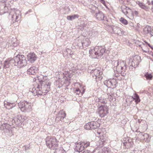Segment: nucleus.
Instances as JSON below:
<instances>
[{"mask_svg":"<svg viewBox=\"0 0 153 153\" xmlns=\"http://www.w3.org/2000/svg\"><path fill=\"white\" fill-rule=\"evenodd\" d=\"M143 50L144 51V52H147V51H145V50H143Z\"/></svg>","mask_w":153,"mask_h":153,"instance_id":"57","label":"nucleus"},{"mask_svg":"<svg viewBox=\"0 0 153 153\" xmlns=\"http://www.w3.org/2000/svg\"><path fill=\"white\" fill-rule=\"evenodd\" d=\"M37 70V68L35 66L31 67L27 70V73L29 75H34Z\"/></svg>","mask_w":153,"mask_h":153,"instance_id":"19","label":"nucleus"},{"mask_svg":"<svg viewBox=\"0 0 153 153\" xmlns=\"http://www.w3.org/2000/svg\"><path fill=\"white\" fill-rule=\"evenodd\" d=\"M77 143V144H78V143Z\"/></svg>","mask_w":153,"mask_h":153,"instance_id":"62","label":"nucleus"},{"mask_svg":"<svg viewBox=\"0 0 153 153\" xmlns=\"http://www.w3.org/2000/svg\"><path fill=\"white\" fill-rule=\"evenodd\" d=\"M95 16L97 19L100 21L104 20L105 18L104 14L100 11H99L98 13L95 14Z\"/></svg>","mask_w":153,"mask_h":153,"instance_id":"16","label":"nucleus"},{"mask_svg":"<svg viewBox=\"0 0 153 153\" xmlns=\"http://www.w3.org/2000/svg\"><path fill=\"white\" fill-rule=\"evenodd\" d=\"M103 144H100V145H102Z\"/></svg>","mask_w":153,"mask_h":153,"instance_id":"64","label":"nucleus"},{"mask_svg":"<svg viewBox=\"0 0 153 153\" xmlns=\"http://www.w3.org/2000/svg\"><path fill=\"white\" fill-rule=\"evenodd\" d=\"M132 13L133 15H134L136 16H137L138 14V12L136 10L132 12Z\"/></svg>","mask_w":153,"mask_h":153,"instance_id":"42","label":"nucleus"},{"mask_svg":"<svg viewBox=\"0 0 153 153\" xmlns=\"http://www.w3.org/2000/svg\"><path fill=\"white\" fill-rule=\"evenodd\" d=\"M120 21L122 24L124 25H126L128 24L127 21L123 18H121L120 19Z\"/></svg>","mask_w":153,"mask_h":153,"instance_id":"34","label":"nucleus"},{"mask_svg":"<svg viewBox=\"0 0 153 153\" xmlns=\"http://www.w3.org/2000/svg\"><path fill=\"white\" fill-rule=\"evenodd\" d=\"M151 27L150 26H146L144 28L143 30L145 34H147L149 32L151 33Z\"/></svg>","mask_w":153,"mask_h":153,"instance_id":"27","label":"nucleus"},{"mask_svg":"<svg viewBox=\"0 0 153 153\" xmlns=\"http://www.w3.org/2000/svg\"><path fill=\"white\" fill-rule=\"evenodd\" d=\"M90 123L89 122L86 124L84 126V128L86 130L91 129V127L90 126Z\"/></svg>","mask_w":153,"mask_h":153,"instance_id":"36","label":"nucleus"},{"mask_svg":"<svg viewBox=\"0 0 153 153\" xmlns=\"http://www.w3.org/2000/svg\"><path fill=\"white\" fill-rule=\"evenodd\" d=\"M91 74L94 75L96 79L97 78H100L101 77L100 75L101 74V72L98 69L93 70L91 71Z\"/></svg>","mask_w":153,"mask_h":153,"instance_id":"17","label":"nucleus"},{"mask_svg":"<svg viewBox=\"0 0 153 153\" xmlns=\"http://www.w3.org/2000/svg\"><path fill=\"white\" fill-rule=\"evenodd\" d=\"M144 76L147 79H152L153 76L151 74L149 73L148 72H146L144 74Z\"/></svg>","mask_w":153,"mask_h":153,"instance_id":"31","label":"nucleus"},{"mask_svg":"<svg viewBox=\"0 0 153 153\" xmlns=\"http://www.w3.org/2000/svg\"><path fill=\"white\" fill-rule=\"evenodd\" d=\"M96 52L97 59L101 57L103 54L105 53L106 49L101 46H97L95 47Z\"/></svg>","mask_w":153,"mask_h":153,"instance_id":"9","label":"nucleus"},{"mask_svg":"<svg viewBox=\"0 0 153 153\" xmlns=\"http://www.w3.org/2000/svg\"><path fill=\"white\" fill-rule=\"evenodd\" d=\"M134 97H132V98L133 100H135V102L136 104H138L140 102V100L138 95L136 94H135Z\"/></svg>","mask_w":153,"mask_h":153,"instance_id":"25","label":"nucleus"},{"mask_svg":"<svg viewBox=\"0 0 153 153\" xmlns=\"http://www.w3.org/2000/svg\"><path fill=\"white\" fill-rule=\"evenodd\" d=\"M112 29L114 33L117 35L121 36L123 34V30L119 27H117L116 26H113Z\"/></svg>","mask_w":153,"mask_h":153,"instance_id":"12","label":"nucleus"},{"mask_svg":"<svg viewBox=\"0 0 153 153\" xmlns=\"http://www.w3.org/2000/svg\"><path fill=\"white\" fill-rule=\"evenodd\" d=\"M137 3L139 5V6L142 8L147 11L148 10L149 8L145 5L142 3L140 2L139 1H138L137 2Z\"/></svg>","mask_w":153,"mask_h":153,"instance_id":"24","label":"nucleus"},{"mask_svg":"<svg viewBox=\"0 0 153 153\" xmlns=\"http://www.w3.org/2000/svg\"><path fill=\"white\" fill-rule=\"evenodd\" d=\"M73 54V53L71 51V52H70V53H69V54L70 55H72V54Z\"/></svg>","mask_w":153,"mask_h":153,"instance_id":"52","label":"nucleus"},{"mask_svg":"<svg viewBox=\"0 0 153 153\" xmlns=\"http://www.w3.org/2000/svg\"><path fill=\"white\" fill-rule=\"evenodd\" d=\"M100 1L106 7H107V6H106L105 2L104 0H100Z\"/></svg>","mask_w":153,"mask_h":153,"instance_id":"45","label":"nucleus"},{"mask_svg":"<svg viewBox=\"0 0 153 153\" xmlns=\"http://www.w3.org/2000/svg\"><path fill=\"white\" fill-rule=\"evenodd\" d=\"M143 136L144 137V140L147 141V142H148V141H149L150 140L149 134L147 133H145L143 134Z\"/></svg>","mask_w":153,"mask_h":153,"instance_id":"32","label":"nucleus"},{"mask_svg":"<svg viewBox=\"0 0 153 153\" xmlns=\"http://www.w3.org/2000/svg\"><path fill=\"white\" fill-rule=\"evenodd\" d=\"M65 52H66V53H67V54H69V53H70V52H71V50L69 49V48H67L66 49V51H65Z\"/></svg>","mask_w":153,"mask_h":153,"instance_id":"43","label":"nucleus"},{"mask_svg":"<svg viewBox=\"0 0 153 153\" xmlns=\"http://www.w3.org/2000/svg\"><path fill=\"white\" fill-rule=\"evenodd\" d=\"M15 105L14 103L13 102L12 103V105H10L9 107H7V108H8V109H10L12 108L13 107H14L15 106Z\"/></svg>","mask_w":153,"mask_h":153,"instance_id":"44","label":"nucleus"},{"mask_svg":"<svg viewBox=\"0 0 153 153\" xmlns=\"http://www.w3.org/2000/svg\"><path fill=\"white\" fill-rule=\"evenodd\" d=\"M53 139L49 137H47L46 138V143H52Z\"/></svg>","mask_w":153,"mask_h":153,"instance_id":"33","label":"nucleus"},{"mask_svg":"<svg viewBox=\"0 0 153 153\" xmlns=\"http://www.w3.org/2000/svg\"><path fill=\"white\" fill-rule=\"evenodd\" d=\"M66 114L63 111H60L56 115V120L57 121H62L65 117Z\"/></svg>","mask_w":153,"mask_h":153,"instance_id":"11","label":"nucleus"},{"mask_svg":"<svg viewBox=\"0 0 153 153\" xmlns=\"http://www.w3.org/2000/svg\"><path fill=\"white\" fill-rule=\"evenodd\" d=\"M62 86V85L61 84L60 85H59L58 86H57V87L58 88H60Z\"/></svg>","mask_w":153,"mask_h":153,"instance_id":"51","label":"nucleus"},{"mask_svg":"<svg viewBox=\"0 0 153 153\" xmlns=\"http://www.w3.org/2000/svg\"><path fill=\"white\" fill-rule=\"evenodd\" d=\"M101 142H102V143H104V140L102 139V140H101V142H99V143H100Z\"/></svg>","mask_w":153,"mask_h":153,"instance_id":"50","label":"nucleus"},{"mask_svg":"<svg viewBox=\"0 0 153 153\" xmlns=\"http://www.w3.org/2000/svg\"><path fill=\"white\" fill-rule=\"evenodd\" d=\"M51 83L48 82L45 83L44 82H42L41 83V86L38 85L36 88H35L33 92L34 94L40 96L45 95L50 90Z\"/></svg>","mask_w":153,"mask_h":153,"instance_id":"2","label":"nucleus"},{"mask_svg":"<svg viewBox=\"0 0 153 153\" xmlns=\"http://www.w3.org/2000/svg\"><path fill=\"white\" fill-rule=\"evenodd\" d=\"M76 150L77 152H80L84 149V147L82 144H76Z\"/></svg>","mask_w":153,"mask_h":153,"instance_id":"23","label":"nucleus"},{"mask_svg":"<svg viewBox=\"0 0 153 153\" xmlns=\"http://www.w3.org/2000/svg\"><path fill=\"white\" fill-rule=\"evenodd\" d=\"M97 134H100V133L99 132H97Z\"/></svg>","mask_w":153,"mask_h":153,"instance_id":"56","label":"nucleus"},{"mask_svg":"<svg viewBox=\"0 0 153 153\" xmlns=\"http://www.w3.org/2000/svg\"><path fill=\"white\" fill-rule=\"evenodd\" d=\"M111 79L106 80L104 82V84L108 88H111Z\"/></svg>","mask_w":153,"mask_h":153,"instance_id":"30","label":"nucleus"},{"mask_svg":"<svg viewBox=\"0 0 153 153\" xmlns=\"http://www.w3.org/2000/svg\"><path fill=\"white\" fill-rule=\"evenodd\" d=\"M77 46L79 48H84V47L83 46L82 42H79L77 44Z\"/></svg>","mask_w":153,"mask_h":153,"instance_id":"38","label":"nucleus"},{"mask_svg":"<svg viewBox=\"0 0 153 153\" xmlns=\"http://www.w3.org/2000/svg\"><path fill=\"white\" fill-rule=\"evenodd\" d=\"M21 17L20 12L19 10H17L15 13L12 16V20L13 22H18Z\"/></svg>","mask_w":153,"mask_h":153,"instance_id":"13","label":"nucleus"},{"mask_svg":"<svg viewBox=\"0 0 153 153\" xmlns=\"http://www.w3.org/2000/svg\"><path fill=\"white\" fill-rule=\"evenodd\" d=\"M27 60L31 63L34 62L36 59L37 57L36 55L33 53H29L27 55Z\"/></svg>","mask_w":153,"mask_h":153,"instance_id":"14","label":"nucleus"},{"mask_svg":"<svg viewBox=\"0 0 153 153\" xmlns=\"http://www.w3.org/2000/svg\"><path fill=\"white\" fill-rule=\"evenodd\" d=\"M137 43V44H138V45L140 47H141L142 44H143L142 43L140 42L139 41H137L136 42Z\"/></svg>","mask_w":153,"mask_h":153,"instance_id":"47","label":"nucleus"},{"mask_svg":"<svg viewBox=\"0 0 153 153\" xmlns=\"http://www.w3.org/2000/svg\"><path fill=\"white\" fill-rule=\"evenodd\" d=\"M14 66H17L21 68L26 65L27 61L25 57L23 55H18L13 57Z\"/></svg>","mask_w":153,"mask_h":153,"instance_id":"3","label":"nucleus"},{"mask_svg":"<svg viewBox=\"0 0 153 153\" xmlns=\"http://www.w3.org/2000/svg\"><path fill=\"white\" fill-rule=\"evenodd\" d=\"M108 108L107 106L101 105L98 109L99 116L101 117H104L108 113Z\"/></svg>","mask_w":153,"mask_h":153,"instance_id":"7","label":"nucleus"},{"mask_svg":"<svg viewBox=\"0 0 153 153\" xmlns=\"http://www.w3.org/2000/svg\"><path fill=\"white\" fill-rule=\"evenodd\" d=\"M109 90V89L108 90H107L108 93V94H109V93L108 92V90Z\"/></svg>","mask_w":153,"mask_h":153,"instance_id":"59","label":"nucleus"},{"mask_svg":"<svg viewBox=\"0 0 153 153\" xmlns=\"http://www.w3.org/2000/svg\"><path fill=\"white\" fill-rule=\"evenodd\" d=\"M124 144V146H126V144Z\"/></svg>","mask_w":153,"mask_h":153,"instance_id":"61","label":"nucleus"},{"mask_svg":"<svg viewBox=\"0 0 153 153\" xmlns=\"http://www.w3.org/2000/svg\"><path fill=\"white\" fill-rule=\"evenodd\" d=\"M13 102H4V105L7 106V107H9L10 105H12V103Z\"/></svg>","mask_w":153,"mask_h":153,"instance_id":"40","label":"nucleus"},{"mask_svg":"<svg viewBox=\"0 0 153 153\" xmlns=\"http://www.w3.org/2000/svg\"><path fill=\"white\" fill-rule=\"evenodd\" d=\"M71 66V68H70V71H72L73 72L75 71V69L74 66V65L73 64H72Z\"/></svg>","mask_w":153,"mask_h":153,"instance_id":"41","label":"nucleus"},{"mask_svg":"<svg viewBox=\"0 0 153 153\" xmlns=\"http://www.w3.org/2000/svg\"><path fill=\"white\" fill-rule=\"evenodd\" d=\"M24 116H17L15 117L12 120V123L17 126H20L25 120Z\"/></svg>","mask_w":153,"mask_h":153,"instance_id":"8","label":"nucleus"},{"mask_svg":"<svg viewBox=\"0 0 153 153\" xmlns=\"http://www.w3.org/2000/svg\"><path fill=\"white\" fill-rule=\"evenodd\" d=\"M96 52L95 47L93 49H91L89 51L90 56L93 58H97Z\"/></svg>","mask_w":153,"mask_h":153,"instance_id":"20","label":"nucleus"},{"mask_svg":"<svg viewBox=\"0 0 153 153\" xmlns=\"http://www.w3.org/2000/svg\"><path fill=\"white\" fill-rule=\"evenodd\" d=\"M79 143H80V144H81V143H81V142H79Z\"/></svg>","mask_w":153,"mask_h":153,"instance_id":"63","label":"nucleus"},{"mask_svg":"<svg viewBox=\"0 0 153 153\" xmlns=\"http://www.w3.org/2000/svg\"><path fill=\"white\" fill-rule=\"evenodd\" d=\"M85 90L84 89L83 90L82 92H81L79 88H77L76 89L75 91V93L77 94L78 95H79L80 93H81V94L82 95V94L84 93Z\"/></svg>","mask_w":153,"mask_h":153,"instance_id":"35","label":"nucleus"},{"mask_svg":"<svg viewBox=\"0 0 153 153\" xmlns=\"http://www.w3.org/2000/svg\"><path fill=\"white\" fill-rule=\"evenodd\" d=\"M32 90H33V89H32ZM34 91V90H33V91ZM33 91L32 93H33V94L35 96H36V95H35L33 93ZM35 95H36V94H35Z\"/></svg>","mask_w":153,"mask_h":153,"instance_id":"58","label":"nucleus"},{"mask_svg":"<svg viewBox=\"0 0 153 153\" xmlns=\"http://www.w3.org/2000/svg\"><path fill=\"white\" fill-rule=\"evenodd\" d=\"M140 61V57L139 56L137 55L131 58L129 60V67L131 66L134 68H136Z\"/></svg>","mask_w":153,"mask_h":153,"instance_id":"5","label":"nucleus"},{"mask_svg":"<svg viewBox=\"0 0 153 153\" xmlns=\"http://www.w3.org/2000/svg\"><path fill=\"white\" fill-rule=\"evenodd\" d=\"M89 8L92 11H93V12L95 11L97 9H98L97 7L93 5L89 6Z\"/></svg>","mask_w":153,"mask_h":153,"instance_id":"37","label":"nucleus"},{"mask_svg":"<svg viewBox=\"0 0 153 153\" xmlns=\"http://www.w3.org/2000/svg\"><path fill=\"white\" fill-rule=\"evenodd\" d=\"M83 46L84 48L88 47L91 43V41L90 39L88 38H86L84 39L82 41Z\"/></svg>","mask_w":153,"mask_h":153,"instance_id":"22","label":"nucleus"},{"mask_svg":"<svg viewBox=\"0 0 153 153\" xmlns=\"http://www.w3.org/2000/svg\"><path fill=\"white\" fill-rule=\"evenodd\" d=\"M121 9L123 13L126 15L128 14L129 11H130L131 10L128 7L125 6L121 7Z\"/></svg>","mask_w":153,"mask_h":153,"instance_id":"21","label":"nucleus"},{"mask_svg":"<svg viewBox=\"0 0 153 153\" xmlns=\"http://www.w3.org/2000/svg\"><path fill=\"white\" fill-rule=\"evenodd\" d=\"M29 144L27 145V146H24L23 147V148L25 149L26 150L29 149Z\"/></svg>","mask_w":153,"mask_h":153,"instance_id":"46","label":"nucleus"},{"mask_svg":"<svg viewBox=\"0 0 153 153\" xmlns=\"http://www.w3.org/2000/svg\"><path fill=\"white\" fill-rule=\"evenodd\" d=\"M102 151L101 152L100 151L99 153H111V151L109 149L106 147H104L103 149H101Z\"/></svg>","mask_w":153,"mask_h":153,"instance_id":"26","label":"nucleus"},{"mask_svg":"<svg viewBox=\"0 0 153 153\" xmlns=\"http://www.w3.org/2000/svg\"><path fill=\"white\" fill-rule=\"evenodd\" d=\"M151 4L152 5H153V0L152 1H151Z\"/></svg>","mask_w":153,"mask_h":153,"instance_id":"55","label":"nucleus"},{"mask_svg":"<svg viewBox=\"0 0 153 153\" xmlns=\"http://www.w3.org/2000/svg\"><path fill=\"white\" fill-rule=\"evenodd\" d=\"M82 143H85V144L87 143V142H86L85 141L83 142H82Z\"/></svg>","mask_w":153,"mask_h":153,"instance_id":"54","label":"nucleus"},{"mask_svg":"<svg viewBox=\"0 0 153 153\" xmlns=\"http://www.w3.org/2000/svg\"><path fill=\"white\" fill-rule=\"evenodd\" d=\"M112 64L114 66V70L119 73H120L123 76H124L126 74L127 67L125 61L118 60L117 61L113 60Z\"/></svg>","mask_w":153,"mask_h":153,"instance_id":"1","label":"nucleus"},{"mask_svg":"<svg viewBox=\"0 0 153 153\" xmlns=\"http://www.w3.org/2000/svg\"><path fill=\"white\" fill-rule=\"evenodd\" d=\"M150 35L152 36H153V30L151 31L150 33Z\"/></svg>","mask_w":153,"mask_h":153,"instance_id":"49","label":"nucleus"},{"mask_svg":"<svg viewBox=\"0 0 153 153\" xmlns=\"http://www.w3.org/2000/svg\"><path fill=\"white\" fill-rule=\"evenodd\" d=\"M151 10H152V12H153V6H152V8H151Z\"/></svg>","mask_w":153,"mask_h":153,"instance_id":"53","label":"nucleus"},{"mask_svg":"<svg viewBox=\"0 0 153 153\" xmlns=\"http://www.w3.org/2000/svg\"><path fill=\"white\" fill-rule=\"evenodd\" d=\"M46 146L51 150H55L54 153H66V152L62 147L60 148L59 149H58V144H46Z\"/></svg>","mask_w":153,"mask_h":153,"instance_id":"6","label":"nucleus"},{"mask_svg":"<svg viewBox=\"0 0 153 153\" xmlns=\"http://www.w3.org/2000/svg\"><path fill=\"white\" fill-rule=\"evenodd\" d=\"M123 143V144H124V143H127V142H124V143Z\"/></svg>","mask_w":153,"mask_h":153,"instance_id":"60","label":"nucleus"},{"mask_svg":"<svg viewBox=\"0 0 153 153\" xmlns=\"http://www.w3.org/2000/svg\"><path fill=\"white\" fill-rule=\"evenodd\" d=\"M111 88H114L116 87V85L117 83V81L115 79H111Z\"/></svg>","mask_w":153,"mask_h":153,"instance_id":"29","label":"nucleus"},{"mask_svg":"<svg viewBox=\"0 0 153 153\" xmlns=\"http://www.w3.org/2000/svg\"><path fill=\"white\" fill-rule=\"evenodd\" d=\"M91 129H95L98 128L100 126L99 123L97 121H91L90 122Z\"/></svg>","mask_w":153,"mask_h":153,"instance_id":"18","label":"nucleus"},{"mask_svg":"<svg viewBox=\"0 0 153 153\" xmlns=\"http://www.w3.org/2000/svg\"><path fill=\"white\" fill-rule=\"evenodd\" d=\"M98 100V102L102 103L105 104V103H106V100H105V99H102L101 98H99Z\"/></svg>","mask_w":153,"mask_h":153,"instance_id":"39","label":"nucleus"},{"mask_svg":"<svg viewBox=\"0 0 153 153\" xmlns=\"http://www.w3.org/2000/svg\"><path fill=\"white\" fill-rule=\"evenodd\" d=\"M14 61L13 58L12 59L9 58L7 59L4 62L3 68H9L11 65H14Z\"/></svg>","mask_w":153,"mask_h":153,"instance_id":"10","label":"nucleus"},{"mask_svg":"<svg viewBox=\"0 0 153 153\" xmlns=\"http://www.w3.org/2000/svg\"><path fill=\"white\" fill-rule=\"evenodd\" d=\"M79 16L78 15H74L72 16H68L67 19L69 20H72L76 18H78Z\"/></svg>","mask_w":153,"mask_h":153,"instance_id":"28","label":"nucleus"},{"mask_svg":"<svg viewBox=\"0 0 153 153\" xmlns=\"http://www.w3.org/2000/svg\"><path fill=\"white\" fill-rule=\"evenodd\" d=\"M31 105V103L25 101H21L18 103L19 108L24 112H29L32 110Z\"/></svg>","mask_w":153,"mask_h":153,"instance_id":"4","label":"nucleus"},{"mask_svg":"<svg viewBox=\"0 0 153 153\" xmlns=\"http://www.w3.org/2000/svg\"><path fill=\"white\" fill-rule=\"evenodd\" d=\"M7 44L8 46H13L16 47L17 46V43L16 39L14 38H10L7 42Z\"/></svg>","mask_w":153,"mask_h":153,"instance_id":"15","label":"nucleus"},{"mask_svg":"<svg viewBox=\"0 0 153 153\" xmlns=\"http://www.w3.org/2000/svg\"><path fill=\"white\" fill-rule=\"evenodd\" d=\"M146 43H147L148 46L151 48L152 50H153V47H152L151 45L149 43H147L146 42Z\"/></svg>","mask_w":153,"mask_h":153,"instance_id":"48","label":"nucleus"}]
</instances>
